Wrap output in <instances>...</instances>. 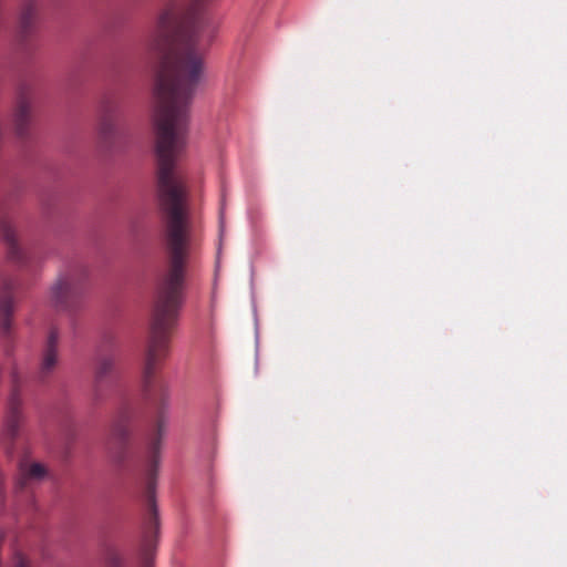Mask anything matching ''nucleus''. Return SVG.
<instances>
[{
	"label": "nucleus",
	"instance_id": "3",
	"mask_svg": "<svg viewBox=\"0 0 567 567\" xmlns=\"http://www.w3.org/2000/svg\"><path fill=\"white\" fill-rule=\"evenodd\" d=\"M56 334L52 332L49 337L48 342V349L44 353L43 361H42V370L50 371L56 363V350H55V343H56Z\"/></svg>",
	"mask_w": 567,
	"mask_h": 567
},
{
	"label": "nucleus",
	"instance_id": "6",
	"mask_svg": "<svg viewBox=\"0 0 567 567\" xmlns=\"http://www.w3.org/2000/svg\"><path fill=\"white\" fill-rule=\"evenodd\" d=\"M113 360L111 358H103L100 360L97 364V373L99 374H105L107 371L112 370L113 368Z\"/></svg>",
	"mask_w": 567,
	"mask_h": 567
},
{
	"label": "nucleus",
	"instance_id": "2",
	"mask_svg": "<svg viewBox=\"0 0 567 567\" xmlns=\"http://www.w3.org/2000/svg\"><path fill=\"white\" fill-rule=\"evenodd\" d=\"M74 291V284L71 280H59L51 289V298L55 303H59Z\"/></svg>",
	"mask_w": 567,
	"mask_h": 567
},
{
	"label": "nucleus",
	"instance_id": "7",
	"mask_svg": "<svg viewBox=\"0 0 567 567\" xmlns=\"http://www.w3.org/2000/svg\"><path fill=\"white\" fill-rule=\"evenodd\" d=\"M0 312H2L6 316L9 315V312H10V305H9V302L0 303Z\"/></svg>",
	"mask_w": 567,
	"mask_h": 567
},
{
	"label": "nucleus",
	"instance_id": "4",
	"mask_svg": "<svg viewBox=\"0 0 567 567\" xmlns=\"http://www.w3.org/2000/svg\"><path fill=\"white\" fill-rule=\"evenodd\" d=\"M22 471L27 478L40 480L45 475V468L40 463L27 465Z\"/></svg>",
	"mask_w": 567,
	"mask_h": 567
},
{
	"label": "nucleus",
	"instance_id": "1",
	"mask_svg": "<svg viewBox=\"0 0 567 567\" xmlns=\"http://www.w3.org/2000/svg\"><path fill=\"white\" fill-rule=\"evenodd\" d=\"M158 158V190L166 213V236L171 268L159 282L153 307L144 375L150 378L169 354L168 332L175 327L182 306L184 264L190 243V225L184 206L185 188L174 162L185 146L186 127H155Z\"/></svg>",
	"mask_w": 567,
	"mask_h": 567
},
{
	"label": "nucleus",
	"instance_id": "5",
	"mask_svg": "<svg viewBox=\"0 0 567 567\" xmlns=\"http://www.w3.org/2000/svg\"><path fill=\"white\" fill-rule=\"evenodd\" d=\"M30 112V105L25 101H21L16 111V117L18 121H21L28 116Z\"/></svg>",
	"mask_w": 567,
	"mask_h": 567
},
{
	"label": "nucleus",
	"instance_id": "8",
	"mask_svg": "<svg viewBox=\"0 0 567 567\" xmlns=\"http://www.w3.org/2000/svg\"><path fill=\"white\" fill-rule=\"evenodd\" d=\"M2 324H3V327L7 329V328L9 327L8 319H4V320L2 321Z\"/></svg>",
	"mask_w": 567,
	"mask_h": 567
}]
</instances>
